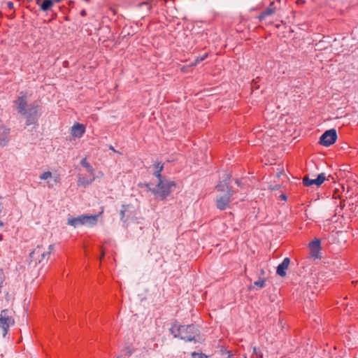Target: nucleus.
Segmentation results:
<instances>
[{"label":"nucleus","instance_id":"11","mask_svg":"<svg viewBox=\"0 0 358 358\" xmlns=\"http://www.w3.org/2000/svg\"><path fill=\"white\" fill-rule=\"evenodd\" d=\"M290 264V259L289 257L284 258L281 264H280L276 268L277 275L280 277H285L287 274V270Z\"/></svg>","mask_w":358,"mask_h":358},{"label":"nucleus","instance_id":"13","mask_svg":"<svg viewBox=\"0 0 358 358\" xmlns=\"http://www.w3.org/2000/svg\"><path fill=\"white\" fill-rule=\"evenodd\" d=\"M68 224L73 226L74 227H77L80 225L85 224V215H81L77 217H69L68 218Z\"/></svg>","mask_w":358,"mask_h":358},{"label":"nucleus","instance_id":"27","mask_svg":"<svg viewBox=\"0 0 358 358\" xmlns=\"http://www.w3.org/2000/svg\"><path fill=\"white\" fill-rule=\"evenodd\" d=\"M280 198L282 199V200H284V201H287V196L284 194H282L280 196Z\"/></svg>","mask_w":358,"mask_h":358},{"label":"nucleus","instance_id":"15","mask_svg":"<svg viewBox=\"0 0 358 358\" xmlns=\"http://www.w3.org/2000/svg\"><path fill=\"white\" fill-rule=\"evenodd\" d=\"M330 176H329L327 177L326 174L324 173H321L317 176V177L315 178V185L319 187L320 186L325 180H329V178Z\"/></svg>","mask_w":358,"mask_h":358},{"label":"nucleus","instance_id":"9","mask_svg":"<svg viewBox=\"0 0 358 358\" xmlns=\"http://www.w3.org/2000/svg\"><path fill=\"white\" fill-rule=\"evenodd\" d=\"M86 131L85 125L79 122H76L71 127L70 133L73 138H80L85 134Z\"/></svg>","mask_w":358,"mask_h":358},{"label":"nucleus","instance_id":"8","mask_svg":"<svg viewBox=\"0 0 358 358\" xmlns=\"http://www.w3.org/2000/svg\"><path fill=\"white\" fill-rule=\"evenodd\" d=\"M39 106L35 105L30 107L25 115L27 116V125H31L36 124L38 121V118L40 116L38 113Z\"/></svg>","mask_w":358,"mask_h":358},{"label":"nucleus","instance_id":"36","mask_svg":"<svg viewBox=\"0 0 358 358\" xmlns=\"http://www.w3.org/2000/svg\"><path fill=\"white\" fill-rule=\"evenodd\" d=\"M86 1H89L90 0H85Z\"/></svg>","mask_w":358,"mask_h":358},{"label":"nucleus","instance_id":"37","mask_svg":"<svg viewBox=\"0 0 358 358\" xmlns=\"http://www.w3.org/2000/svg\"><path fill=\"white\" fill-rule=\"evenodd\" d=\"M117 358H119V357H117Z\"/></svg>","mask_w":358,"mask_h":358},{"label":"nucleus","instance_id":"7","mask_svg":"<svg viewBox=\"0 0 358 358\" xmlns=\"http://www.w3.org/2000/svg\"><path fill=\"white\" fill-rule=\"evenodd\" d=\"M40 180H45L47 182V187L50 189L53 188L55 185L61 181V178L59 174L52 175V172L48 171L43 172L40 176Z\"/></svg>","mask_w":358,"mask_h":358},{"label":"nucleus","instance_id":"6","mask_svg":"<svg viewBox=\"0 0 358 358\" xmlns=\"http://www.w3.org/2000/svg\"><path fill=\"white\" fill-rule=\"evenodd\" d=\"M337 139V132L335 129L326 130L320 138L319 143L328 147L334 144Z\"/></svg>","mask_w":358,"mask_h":358},{"label":"nucleus","instance_id":"25","mask_svg":"<svg viewBox=\"0 0 358 358\" xmlns=\"http://www.w3.org/2000/svg\"><path fill=\"white\" fill-rule=\"evenodd\" d=\"M303 183L304 186L308 187V186L313 185V180L309 179L307 177H304L303 179Z\"/></svg>","mask_w":358,"mask_h":358},{"label":"nucleus","instance_id":"22","mask_svg":"<svg viewBox=\"0 0 358 358\" xmlns=\"http://www.w3.org/2000/svg\"><path fill=\"white\" fill-rule=\"evenodd\" d=\"M208 57V54H205L202 57H199L196 59L195 62L194 63H192L190 66H195L196 65H197L199 62L203 61L204 59H206Z\"/></svg>","mask_w":358,"mask_h":358},{"label":"nucleus","instance_id":"19","mask_svg":"<svg viewBox=\"0 0 358 358\" xmlns=\"http://www.w3.org/2000/svg\"><path fill=\"white\" fill-rule=\"evenodd\" d=\"M53 6V1L52 0H44L41 5V9L43 11H47L52 8Z\"/></svg>","mask_w":358,"mask_h":358},{"label":"nucleus","instance_id":"4","mask_svg":"<svg viewBox=\"0 0 358 358\" xmlns=\"http://www.w3.org/2000/svg\"><path fill=\"white\" fill-rule=\"evenodd\" d=\"M53 249V245H50L48 250H46L42 246H37L31 253L30 259L31 262H35V264H41L47 262L50 257L51 251Z\"/></svg>","mask_w":358,"mask_h":358},{"label":"nucleus","instance_id":"5","mask_svg":"<svg viewBox=\"0 0 358 358\" xmlns=\"http://www.w3.org/2000/svg\"><path fill=\"white\" fill-rule=\"evenodd\" d=\"M14 324V320L11 312L8 309L1 310L0 313V327L3 331V336H6L10 325Z\"/></svg>","mask_w":358,"mask_h":358},{"label":"nucleus","instance_id":"14","mask_svg":"<svg viewBox=\"0 0 358 358\" xmlns=\"http://www.w3.org/2000/svg\"><path fill=\"white\" fill-rule=\"evenodd\" d=\"M103 213V207L101 208V212L98 215H85V223L91 226L96 224L98 217Z\"/></svg>","mask_w":358,"mask_h":358},{"label":"nucleus","instance_id":"17","mask_svg":"<svg viewBox=\"0 0 358 358\" xmlns=\"http://www.w3.org/2000/svg\"><path fill=\"white\" fill-rule=\"evenodd\" d=\"M154 166H155V173H154L155 176L157 179L163 178L161 174V173L164 169L163 164L161 162H156V163H155Z\"/></svg>","mask_w":358,"mask_h":358},{"label":"nucleus","instance_id":"34","mask_svg":"<svg viewBox=\"0 0 358 358\" xmlns=\"http://www.w3.org/2000/svg\"><path fill=\"white\" fill-rule=\"evenodd\" d=\"M256 350H257V349H256V348H254V352L257 353V352H256Z\"/></svg>","mask_w":358,"mask_h":358},{"label":"nucleus","instance_id":"31","mask_svg":"<svg viewBox=\"0 0 358 358\" xmlns=\"http://www.w3.org/2000/svg\"><path fill=\"white\" fill-rule=\"evenodd\" d=\"M104 257V252L102 251V253H101V259Z\"/></svg>","mask_w":358,"mask_h":358},{"label":"nucleus","instance_id":"23","mask_svg":"<svg viewBox=\"0 0 358 358\" xmlns=\"http://www.w3.org/2000/svg\"><path fill=\"white\" fill-rule=\"evenodd\" d=\"M266 279L262 278L254 282V285L259 288H262L265 286Z\"/></svg>","mask_w":358,"mask_h":358},{"label":"nucleus","instance_id":"16","mask_svg":"<svg viewBox=\"0 0 358 358\" xmlns=\"http://www.w3.org/2000/svg\"><path fill=\"white\" fill-rule=\"evenodd\" d=\"M275 8L274 7V2H271L269 6L261 13L260 17L264 18L268 15H271L275 13Z\"/></svg>","mask_w":358,"mask_h":358},{"label":"nucleus","instance_id":"30","mask_svg":"<svg viewBox=\"0 0 358 358\" xmlns=\"http://www.w3.org/2000/svg\"><path fill=\"white\" fill-rule=\"evenodd\" d=\"M81 15H83V16L85 15V10L81 11Z\"/></svg>","mask_w":358,"mask_h":358},{"label":"nucleus","instance_id":"28","mask_svg":"<svg viewBox=\"0 0 358 358\" xmlns=\"http://www.w3.org/2000/svg\"><path fill=\"white\" fill-rule=\"evenodd\" d=\"M8 8H11L13 6V3L12 2H8Z\"/></svg>","mask_w":358,"mask_h":358},{"label":"nucleus","instance_id":"35","mask_svg":"<svg viewBox=\"0 0 358 358\" xmlns=\"http://www.w3.org/2000/svg\"><path fill=\"white\" fill-rule=\"evenodd\" d=\"M62 0H55L56 2H60Z\"/></svg>","mask_w":358,"mask_h":358},{"label":"nucleus","instance_id":"20","mask_svg":"<svg viewBox=\"0 0 358 358\" xmlns=\"http://www.w3.org/2000/svg\"><path fill=\"white\" fill-rule=\"evenodd\" d=\"M94 179H95L94 176H93V178L90 180H85V178L80 177L78 180V185L79 186H85V185H87L92 183L94 180Z\"/></svg>","mask_w":358,"mask_h":358},{"label":"nucleus","instance_id":"18","mask_svg":"<svg viewBox=\"0 0 358 358\" xmlns=\"http://www.w3.org/2000/svg\"><path fill=\"white\" fill-rule=\"evenodd\" d=\"M80 164L82 166L86 169L87 171L92 176H94V169L92 166L87 162L86 158H84L81 160Z\"/></svg>","mask_w":358,"mask_h":358},{"label":"nucleus","instance_id":"12","mask_svg":"<svg viewBox=\"0 0 358 358\" xmlns=\"http://www.w3.org/2000/svg\"><path fill=\"white\" fill-rule=\"evenodd\" d=\"M16 104L18 106V110L23 115L27 113L26 106H27V97L26 95L20 96L15 101Z\"/></svg>","mask_w":358,"mask_h":358},{"label":"nucleus","instance_id":"33","mask_svg":"<svg viewBox=\"0 0 358 358\" xmlns=\"http://www.w3.org/2000/svg\"><path fill=\"white\" fill-rule=\"evenodd\" d=\"M40 0H36V3L39 4Z\"/></svg>","mask_w":358,"mask_h":358},{"label":"nucleus","instance_id":"21","mask_svg":"<svg viewBox=\"0 0 358 358\" xmlns=\"http://www.w3.org/2000/svg\"><path fill=\"white\" fill-rule=\"evenodd\" d=\"M208 357L201 352V353H199V352H192L191 354V358H208Z\"/></svg>","mask_w":358,"mask_h":358},{"label":"nucleus","instance_id":"24","mask_svg":"<svg viewBox=\"0 0 358 358\" xmlns=\"http://www.w3.org/2000/svg\"><path fill=\"white\" fill-rule=\"evenodd\" d=\"M128 208H129V205H122V209L120 210V218L122 220H124V216H125V213L127 210Z\"/></svg>","mask_w":358,"mask_h":358},{"label":"nucleus","instance_id":"29","mask_svg":"<svg viewBox=\"0 0 358 358\" xmlns=\"http://www.w3.org/2000/svg\"><path fill=\"white\" fill-rule=\"evenodd\" d=\"M4 225L3 222L0 220V227H3Z\"/></svg>","mask_w":358,"mask_h":358},{"label":"nucleus","instance_id":"26","mask_svg":"<svg viewBox=\"0 0 358 358\" xmlns=\"http://www.w3.org/2000/svg\"><path fill=\"white\" fill-rule=\"evenodd\" d=\"M308 247L310 249V255L311 257L313 256V241H310L308 243Z\"/></svg>","mask_w":358,"mask_h":358},{"label":"nucleus","instance_id":"2","mask_svg":"<svg viewBox=\"0 0 358 358\" xmlns=\"http://www.w3.org/2000/svg\"><path fill=\"white\" fill-rule=\"evenodd\" d=\"M176 187L174 181L166 180L165 178L158 179V183L152 189V192L161 199L166 198Z\"/></svg>","mask_w":358,"mask_h":358},{"label":"nucleus","instance_id":"3","mask_svg":"<svg viewBox=\"0 0 358 358\" xmlns=\"http://www.w3.org/2000/svg\"><path fill=\"white\" fill-rule=\"evenodd\" d=\"M216 189L217 192H226V193L224 195L218 196L216 199L217 208L221 210H224L227 209V207L229 206L233 192L229 188L228 182L226 181L223 182H220L216 186Z\"/></svg>","mask_w":358,"mask_h":358},{"label":"nucleus","instance_id":"10","mask_svg":"<svg viewBox=\"0 0 358 358\" xmlns=\"http://www.w3.org/2000/svg\"><path fill=\"white\" fill-rule=\"evenodd\" d=\"M325 254L324 246L320 239L315 238V259L323 258Z\"/></svg>","mask_w":358,"mask_h":358},{"label":"nucleus","instance_id":"32","mask_svg":"<svg viewBox=\"0 0 358 358\" xmlns=\"http://www.w3.org/2000/svg\"><path fill=\"white\" fill-rule=\"evenodd\" d=\"M3 238V235L2 234H0V241H1Z\"/></svg>","mask_w":358,"mask_h":358},{"label":"nucleus","instance_id":"1","mask_svg":"<svg viewBox=\"0 0 358 358\" xmlns=\"http://www.w3.org/2000/svg\"><path fill=\"white\" fill-rule=\"evenodd\" d=\"M170 331L174 337L187 341H196V337L199 334V329L194 324L180 325L176 322L172 324Z\"/></svg>","mask_w":358,"mask_h":358}]
</instances>
